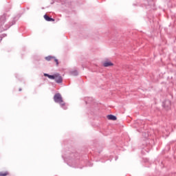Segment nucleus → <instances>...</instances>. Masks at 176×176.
I'll return each instance as SVG.
<instances>
[{"instance_id": "0eeeda50", "label": "nucleus", "mask_w": 176, "mask_h": 176, "mask_svg": "<svg viewBox=\"0 0 176 176\" xmlns=\"http://www.w3.org/2000/svg\"><path fill=\"white\" fill-rule=\"evenodd\" d=\"M44 19L45 20H46V21H54V19L52 18H50L49 16L47 15H44Z\"/></svg>"}, {"instance_id": "20e7f679", "label": "nucleus", "mask_w": 176, "mask_h": 176, "mask_svg": "<svg viewBox=\"0 0 176 176\" xmlns=\"http://www.w3.org/2000/svg\"><path fill=\"white\" fill-rule=\"evenodd\" d=\"M45 60H47V61H52V60H54L55 63H56V65H58V60L54 58V56H47L45 57Z\"/></svg>"}, {"instance_id": "7ed1b4c3", "label": "nucleus", "mask_w": 176, "mask_h": 176, "mask_svg": "<svg viewBox=\"0 0 176 176\" xmlns=\"http://www.w3.org/2000/svg\"><path fill=\"white\" fill-rule=\"evenodd\" d=\"M54 79L56 80V83H61V82H63V78H61V76L58 74H54Z\"/></svg>"}, {"instance_id": "9b49d317", "label": "nucleus", "mask_w": 176, "mask_h": 176, "mask_svg": "<svg viewBox=\"0 0 176 176\" xmlns=\"http://www.w3.org/2000/svg\"><path fill=\"white\" fill-rule=\"evenodd\" d=\"M19 90V91H21L22 89H21V88H20Z\"/></svg>"}, {"instance_id": "9d476101", "label": "nucleus", "mask_w": 176, "mask_h": 176, "mask_svg": "<svg viewBox=\"0 0 176 176\" xmlns=\"http://www.w3.org/2000/svg\"><path fill=\"white\" fill-rule=\"evenodd\" d=\"M60 105L61 107H65V102H64V100H62V102H59Z\"/></svg>"}, {"instance_id": "423d86ee", "label": "nucleus", "mask_w": 176, "mask_h": 176, "mask_svg": "<svg viewBox=\"0 0 176 176\" xmlns=\"http://www.w3.org/2000/svg\"><path fill=\"white\" fill-rule=\"evenodd\" d=\"M107 119L109 120H116L118 118H116V116H115L113 115H108Z\"/></svg>"}, {"instance_id": "39448f33", "label": "nucleus", "mask_w": 176, "mask_h": 176, "mask_svg": "<svg viewBox=\"0 0 176 176\" xmlns=\"http://www.w3.org/2000/svg\"><path fill=\"white\" fill-rule=\"evenodd\" d=\"M104 67H112L113 65V63H112L111 61H106L103 63Z\"/></svg>"}, {"instance_id": "f03ea898", "label": "nucleus", "mask_w": 176, "mask_h": 176, "mask_svg": "<svg viewBox=\"0 0 176 176\" xmlns=\"http://www.w3.org/2000/svg\"><path fill=\"white\" fill-rule=\"evenodd\" d=\"M54 100L55 102H63V98L61 97V95L60 94H56L54 96Z\"/></svg>"}, {"instance_id": "6e6552de", "label": "nucleus", "mask_w": 176, "mask_h": 176, "mask_svg": "<svg viewBox=\"0 0 176 176\" xmlns=\"http://www.w3.org/2000/svg\"><path fill=\"white\" fill-rule=\"evenodd\" d=\"M44 76H47L49 79H54V74L52 76L47 74H44Z\"/></svg>"}, {"instance_id": "1a4fd4ad", "label": "nucleus", "mask_w": 176, "mask_h": 176, "mask_svg": "<svg viewBox=\"0 0 176 176\" xmlns=\"http://www.w3.org/2000/svg\"><path fill=\"white\" fill-rule=\"evenodd\" d=\"M8 175H9V173H8V172L0 173V176H6Z\"/></svg>"}, {"instance_id": "f257e3e1", "label": "nucleus", "mask_w": 176, "mask_h": 176, "mask_svg": "<svg viewBox=\"0 0 176 176\" xmlns=\"http://www.w3.org/2000/svg\"><path fill=\"white\" fill-rule=\"evenodd\" d=\"M162 106L166 111H168L169 109H171V101L170 100L164 101Z\"/></svg>"}]
</instances>
